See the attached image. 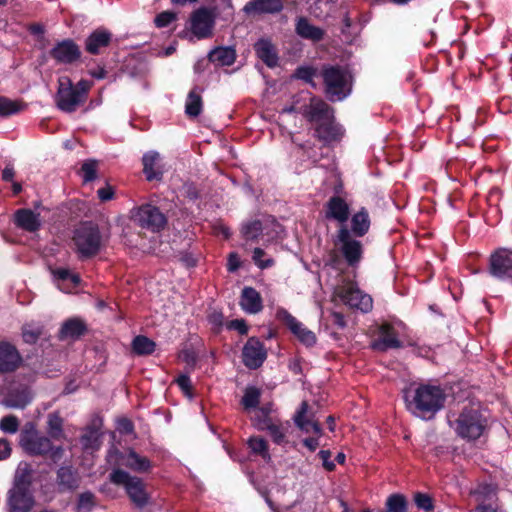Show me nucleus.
<instances>
[{
    "label": "nucleus",
    "mask_w": 512,
    "mask_h": 512,
    "mask_svg": "<svg viewBox=\"0 0 512 512\" xmlns=\"http://www.w3.org/2000/svg\"><path fill=\"white\" fill-rule=\"evenodd\" d=\"M446 392L435 383H419L405 390V403L408 411L422 420H431L441 411L446 402Z\"/></svg>",
    "instance_id": "nucleus-1"
},
{
    "label": "nucleus",
    "mask_w": 512,
    "mask_h": 512,
    "mask_svg": "<svg viewBox=\"0 0 512 512\" xmlns=\"http://www.w3.org/2000/svg\"><path fill=\"white\" fill-rule=\"evenodd\" d=\"M321 77L324 93L331 102L343 101L352 92V76L340 65H323Z\"/></svg>",
    "instance_id": "nucleus-2"
},
{
    "label": "nucleus",
    "mask_w": 512,
    "mask_h": 512,
    "mask_svg": "<svg viewBox=\"0 0 512 512\" xmlns=\"http://www.w3.org/2000/svg\"><path fill=\"white\" fill-rule=\"evenodd\" d=\"M72 242L79 260L95 257L102 247V235L98 224L92 221L81 222L74 229Z\"/></svg>",
    "instance_id": "nucleus-3"
},
{
    "label": "nucleus",
    "mask_w": 512,
    "mask_h": 512,
    "mask_svg": "<svg viewBox=\"0 0 512 512\" xmlns=\"http://www.w3.org/2000/svg\"><path fill=\"white\" fill-rule=\"evenodd\" d=\"M334 296L353 311L368 313L373 308V299L358 287L357 283L344 279L334 289Z\"/></svg>",
    "instance_id": "nucleus-4"
},
{
    "label": "nucleus",
    "mask_w": 512,
    "mask_h": 512,
    "mask_svg": "<svg viewBox=\"0 0 512 512\" xmlns=\"http://www.w3.org/2000/svg\"><path fill=\"white\" fill-rule=\"evenodd\" d=\"M356 238L351 236L347 225H341L337 230L334 241L340 256L346 265L353 270L359 267L364 255L363 243Z\"/></svg>",
    "instance_id": "nucleus-5"
},
{
    "label": "nucleus",
    "mask_w": 512,
    "mask_h": 512,
    "mask_svg": "<svg viewBox=\"0 0 512 512\" xmlns=\"http://www.w3.org/2000/svg\"><path fill=\"white\" fill-rule=\"evenodd\" d=\"M457 435L466 440H476L484 433L487 421L482 414L472 408H465L452 424Z\"/></svg>",
    "instance_id": "nucleus-6"
},
{
    "label": "nucleus",
    "mask_w": 512,
    "mask_h": 512,
    "mask_svg": "<svg viewBox=\"0 0 512 512\" xmlns=\"http://www.w3.org/2000/svg\"><path fill=\"white\" fill-rule=\"evenodd\" d=\"M109 478L115 485H121L125 488L130 500L137 507L142 508L148 504L149 496L140 478L131 476L128 472L121 469L113 470Z\"/></svg>",
    "instance_id": "nucleus-7"
},
{
    "label": "nucleus",
    "mask_w": 512,
    "mask_h": 512,
    "mask_svg": "<svg viewBox=\"0 0 512 512\" xmlns=\"http://www.w3.org/2000/svg\"><path fill=\"white\" fill-rule=\"evenodd\" d=\"M131 219L136 225L152 233L164 230L168 223L167 216L160 208L150 203L135 208L132 211Z\"/></svg>",
    "instance_id": "nucleus-8"
},
{
    "label": "nucleus",
    "mask_w": 512,
    "mask_h": 512,
    "mask_svg": "<svg viewBox=\"0 0 512 512\" xmlns=\"http://www.w3.org/2000/svg\"><path fill=\"white\" fill-rule=\"evenodd\" d=\"M55 102L58 109L66 113L75 112L79 106L85 103L80 94L75 91L74 84L69 77L59 78Z\"/></svg>",
    "instance_id": "nucleus-9"
},
{
    "label": "nucleus",
    "mask_w": 512,
    "mask_h": 512,
    "mask_svg": "<svg viewBox=\"0 0 512 512\" xmlns=\"http://www.w3.org/2000/svg\"><path fill=\"white\" fill-rule=\"evenodd\" d=\"M56 287L66 294H76L83 290V280L79 273L67 267L50 268Z\"/></svg>",
    "instance_id": "nucleus-10"
},
{
    "label": "nucleus",
    "mask_w": 512,
    "mask_h": 512,
    "mask_svg": "<svg viewBox=\"0 0 512 512\" xmlns=\"http://www.w3.org/2000/svg\"><path fill=\"white\" fill-rule=\"evenodd\" d=\"M489 273L500 280H512V250L500 248L492 253Z\"/></svg>",
    "instance_id": "nucleus-11"
},
{
    "label": "nucleus",
    "mask_w": 512,
    "mask_h": 512,
    "mask_svg": "<svg viewBox=\"0 0 512 512\" xmlns=\"http://www.w3.org/2000/svg\"><path fill=\"white\" fill-rule=\"evenodd\" d=\"M20 444L25 451L33 455H44L52 451L50 439L39 435L33 426L21 433Z\"/></svg>",
    "instance_id": "nucleus-12"
},
{
    "label": "nucleus",
    "mask_w": 512,
    "mask_h": 512,
    "mask_svg": "<svg viewBox=\"0 0 512 512\" xmlns=\"http://www.w3.org/2000/svg\"><path fill=\"white\" fill-rule=\"evenodd\" d=\"M302 114L314 128L329 118H334V109L323 99L312 97L310 103L304 107Z\"/></svg>",
    "instance_id": "nucleus-13"
},
{
    "label": "nucleus",
    "mask_w": 512,
    "mask_h": 512,
    "mask_svg": "<svg viewBox=\"0 0 512 512\" xmlns=\"http://www.w3.org/2000/svg\"><path fill=\"white\" fill-rule=\"evenodd\" d=\"M49 55L57 63L73 64L81 58V50L73 39H64L55 44Z\"/></svg>",
    "instance_id": "nucleus-14"
},
{
    "label": "nucleus",
    "mask_w": 512,
    "mask_h": 512,
    "mask_svg": "<svg viewBox=\"0 0 512 512\" xmlns=\"http://www.w3.org/2000/svg\"><path fill=\"white\" fill-rule=\"evenodd\" d=\"M215 20L211 10L201 7L191 15V30L199 39L211 36Z\"/></svg>",
    "instance_id": "nucleus-15"
},
{
    "label": "nucleus",
    "mask_w": 512,
    "mask_h": 512,
    "mask_svg": "<svg viewBox=\"0 0 512 512\" xmlns=\"http://www.w3.org/2000/svg\"><path fill=\"white\" fill-rule=\"evenodd\" d=\"M113 40V34L105 27L92 31L84 41L85 51L90 55H100L107 49Z\"/></svg>",
    "instance_id": "nucleus-16"
},
{
    "label": "nucleus",
    "mask_w": 512,
    "mask_h": 512,
    "mask_svg": "<svg viewBox=\"0 0 512 512\" xmlns=\"http://www.w3.org/2000/svg\"><path fill=\"white\" fill-rule=\"evenodd\" d=\"M324 216L327 220L339 222L340 226L346 225L350 217V206L343 197L333 195L324 205Z\"/></svg>",
    "instance_id": "nucleus-17"
},
{
    "label": "nucleus",
    "mask_w": 512,
    "mask_h": 512,
    "mask_svg": "<svg viewBox=\"0 0 512 512\" xmlns=\"http://www.w3.org/2000/svg\"><path fill=\"white\" fill-rule=\"evenodd\" d=\"M295 425L305 433H313L320 437L323 430L320 426L318 419L315 414L309 410V405L306 401H303L300 405L299 410L294 415Z\"/></svg>",
    "instance_id": "nucleus-18"
},
{
    "label": "nucleus",
    "mask_w": 512,
    "mask_h": 512,
    "mask_svg": "<svg viewBox=\"0 0 512 512\" xmlns=\"http://www.w3.org/2000/svg\"><path fill=\"white\" fill-rule=\"evenodd\" d=\"M22 364V356L10 342L0 341V374L16 371Z\"/></svg>",
    "instance_id": "nucleus-19"
},
{
    "label": "nucleus",
    "mask_w": 512,
    "mask_h": 512,
    "mask_svg": "<svg viewBox=\"0 0 512 512\" xmlns=\"http://www.w3.org/2000/svg\"><path fill=\"white\" fill-rule=\"evenodd\" d=\"M343 135L344 129L336 122L335 117L314 127V137L326 145L340 141Z\"/></svg>",
    "instance_id": "nucleus-20"
},
{
    "label": "nucleus",
    "mask_w": 512,
    "mask_h": 512,
    "mask_svg": "<svg viewBox=\"0 0 512 512\" xmlns=\"http://www.w3.org/2000/svg\"><path fill=\"white\" fill-rule=\"evenodd\" d=\"M243 363L250 369H256L266 359V351L262 343L256 338H250L242 351Z\"/></svg>",
    "instance_id": "nucleus-21"
},
{
    "label": "nucleus",
    "mask_w": 512,
    "mask_h": 512,
    "mask_svg": "<svg viewBox=\"0 0 512 512\" xmlns=\"http://www.w3.org/2000/svg\"><path fill=\"white\" fill-rule=\"evenodd\" d=\"M143 173L147 181H161L164 175L162 157L156 151H149L142 157Z\"/></svg>",
    "instance_id": "nucleus-22"
},
{
    "label": "nucleus",
    "mask_w": 512,
    "mask_h": 512,
    "mask_svg": "<svg viewBox=\"0 0 512 512\" xmlns=\"http://www.w3.org/2000/svg\"><path fill=\"white\" fill-rule=\"evenodd\" d=\"M256 56L269 68L278 65L279 56L276 46L268 38H260L253 45Z\"/></svg>",
    "instance_id": "nucleus-23"
},
{
    "label": "nucleus",
    "mask_w": 512,
    "mask_h": 512,
    "mask_svg": "<svg viewBox=\"0 0 512 512\" xmlns=\"http://www.w3.org/2000/svg\"><path fill=\"white\" fill-rule=\"evenodd\" d=\"M283 10L281 0H250L243 7L247 15L275 14Z\"/></svg>",
    "instance_id": "nucleus-24"
},
{
    "label": "nucleus",
    "mask_w": 512,
    "mask_h": 512,
    "mask_svg": "<svg viewBox=\"0 0 512 512\" xmlns=\"http://www.w3.org/2000/svg\"><path fill=\"white\" fill-rule=\"evenodd\" d=\"M14 224L27 232H37L41 227L40 214L28 208H20L14 213Z\"/></svg>",
    "instance_id": "nucleus-25"
},
{
    "label": "nucleus",
    "mask_w": 512,
    "mask_h": 512,
    "mask_svg": "<svg viewBox=\"0 0 512 512\" xmlns=\"http://www.w3.org/2000/svg\"><path fill=\"white\" fill-rule=\"evenodd\" d=\"M378 339L373 341L372 347L375 350L385 351L390 348H400L401 342L398 340L392 327L387 323H382L379 328Z\"/></svg>",
    "instance_id": "nucleus-26"
},
{
    "label": "nucleus",
    "mask_w": 512,
    "mask_h": 512,
    "mask_svg": "<svg viewBox=\"0 0 512 512\" xmlns=\"http://www.w3.org/2000/svg\"><path fill=\"white\" fill-rule=\"evenodd\" d=\"M8 506L10 512H29L33 506V499L27 490L10 489Z\"/></svg>",
    "instance_id": "nucleus-27"
},
{
    "label": "nucleus",
    "mask_w": 512,
    "mask_h": 512,
    "mask_svg": "<svg viewBox=\"0 0 512 512\" xmlns=\"http://www.w3.org/2000/svg\"><path fill=\"white\" fill-rule=\"evenodd\" d=\"M295 32L303 39L320 42L324 39L325 31L309 22L306 17H298L295 24Z\"/></svg>",
    "instance_id": "nucleus-28"
},
{
    "label": "nucleus",
    "mask_w": 512,
    "mask_h": 512,
    "mask_svg": "<svg viewBox=\"0 0 512 512\" xmlns=\"http://www.w3.org/2000/svg\"><path fill=\"white\" fill-rule=\"evenodd\" d=\"M370 226L371 220L369 212L365 207H361L360 210L353 214L351 217V228L349 229L351 236H365L369 232Z\"/></svg>",
    "instance_id": "nucleus-29"
},
{
    "label": "nucleus",
    "mask_w": 512,
    "mask_h": 512,
    "mask_svg": "<svg viewBox=\"0 0 512 512\" xmlns=\"http://www.w3.org/2000/svg\"><path fill=\"white\" fill-rule=\"evenodd\" d=\"M236 51L231 46H220L212 49L208 54L210 62L217 66H231L236 60Z\"/></svg>",
    "instance_id": "nucleus-30"
},
{
    "label": "nucleus",
    "mask_w": 512,
    "mask_h": 512,
    "mask_svg": "<svg viewBox=\"0 0 512 512\" xmlns=\"http://www.w3.org/2000/svg\"><path fill=\"white\" fill-rule=\"evenodd\" d=\"M241 307L248 313H257L259 312L262 305V298L259 292L253 287H244L241 294Z\"/></svg>",
    "instance_id": "nucleus-31"
},
{
    "label": "nucleus",
    "mask_w": 512,
    "mask_h": 512,
    "mask_svg": "<svg viewBox=\"0 0 512 512\" xmlns=\"http://www.w3.org/2000/svg\"><path fill=\"white\" fill-rule=\"evenodd\" d=\"M257 428L259 430H267L276 444L286 442L287 427L273 420H260L257 418Z\"/></svg>",
    "instance_id": "nucleus-32"
},
{
    "label": "nucleus",
    "mask_w": 512,
    "mask_h": 512,
    "mask_svg": "<svg viewBox=\"0 0 512 512\" xmlns=\"http://www.w3.org/2000/svg\"><path fill=\"white\" fill-rule=\"evenodd\" d=\"M201 92L202 89L198 86H195L188 93L185 103V113L188 117L194 118L201 114L203 108Z\"/></svg>",
    "instance_id": "nucleus-33"
},
{
    "label": "nucleus",
    "mask_w": 512,
    "mask_h": 512,
    "mask_svg": "<svg viewBox=\"0 0 512 512\" xmlns=\"http://www.w3.org/2000/svg\"><path fill=\"white\" fill-rule=\"evenodd\" d=\"M57 483L62 491L74 490L79 486V477L70 467H61L57 473Z\"/></svg>",
    "instance_id": "nucleus-34"
},
{
    "label": "nucleus",
    "mask_w": 512,
    "mask_h": 512,
    "mask_svg": "<svg viewBox=\"0 0 512 512\" xmlns=\"http://www.w3.org/2000/svg\"><path fill=\"white\" fill-rule=\"evenodd\" d=\"M122 464L137 472H146L151 467L148 458L140 456L134 450L129 451V453L124 457Z\"/></svg>",
    "instance_id": "nucleus-35"
},
{
    "label": "nucleus",
    "mask_w": 512,
    "mask_h": 512,
    "mask_svg": "<svg viewBox=\"0 0 512 512\" xmlns=\"http://www.w3.org/2000/svg\"><path fill=\"white\" fill-rule=\"evenodd\" d=\"M289 330L305 345H313L316 342V335L313 331L303 326L302 322H287Z\"/></svg>",
    "instance_id": "nucleus-36"
},
{
    "label": "nucleus",
    "mask_w": 512,
    "mask_h": 512,
    "mask_svg": "<svg viewBox=\"0 0 512 512\" xmlns=\"http://www.w3.org/2000/svg\"><path fill=\"white\" fill-rule=\"evenodd\" d=\"M27 104L21 100H11L7 97L0 96V116L7 117L23 111Z\"/></svg>",
    "instance_id": "nucleus-37"
},
{
    "label": "nucleus",
    "mask_w": 512,
    "mask_h": 512,
    "mask_svg": "<svg viewBox=\"0 0 512 512\" xmlns=\"http://www.w3.org/2000/svg\"><path fill=\"white\" fill-rule=\"evenodd\" d=\"M31 470L27 463H22L18 466L14 477L13 487L11 489L27 490L30 486Z\"/></svg>",
    "instance_id": "nucleus-38"
},
{
    "label": "nucleus",
    "mask_w": 512,
    "mask_h": 512,
    "mask_svg": "<svg viewBox=\"0 0 512 512\" xmlns=\"http://www.w3.org/2000/svg\"><path fill=\"white\" fill-rule=\"evenodd\" d=\"M155 343L146 336H136L132 341L133 351L138 355H148L154 352Z\"/></svg>",
    "instance_id": "nucleus-39"
},
{
    "label": "nucleus",
    "mask_w": 512,
    "mask_h": 512,
    "mask_svg": "<svg viewBox=\"0 0 512 512\" xmlns=\"http://www.w3.org/2000/svg\"><path fill=\"white\" fill-rule=\"evenodd\" d=\"M261 391L260 389L249 386L245 389L244 395L241 400V404L243 405L245 410H250L252 408H256L260 403Z\"/></svg>",
    "instance_id": "nucleus-40"
},
{
    "label": "nucleus",
    "mask_w": 512,
    "mask_h": 512,
    "mask_svg": "<svg viewBox=\"0 0 512 512\" xmlns=\"http://www.w3.org/2000/svg\"><path fill=\"white\" fill-rule=\"evenodd\" d=\"M387 512H407V500L402 494H392L386 501Z\"/></svg>",
    "instance_id": "nucleus-41"
},
{
    "label": "nucleus",
    "mask_w": 512,
    "mask_h": 512,
    "mask_svg": "<svg viewBox=\"0 0 512 512\" xmlns=\"http://www.w3.org/2000/svg\"><path fill=\"white\" fill-rule=\"evenodd\" d=\"M84 322H64L61 328V337L64 338H77L85 331Z\"/></svg>",
    "instance_id": "nucleus-42"
},
{
    "label": "nucleus",
    "mask_w": 512,
    "mask_h": 512,
    "mask_svg": "<svg viewBox=\"0 0 512 512\" xmlns=\"http://www.w3.org/2000/svg\"><path fill=\"white\" fill-rule=\"evenodd\" d=\"M98 162L94 159L85 160L81 166L83 183H89L97 178Z\"/></svg>",
    "instance_id": "nucleus-43"
},
{
    "label": "nucleus",
    "mask_w": 512,
    "mask_h": 512,
    "mask_svg": "<svg viewBox=\"0 0 512 512\" xmlns=\"http://www.w3.org/2000/svg\"><path fill=\"white\" fill-rule=\"evenodd\" d=\"M62 419L59 415L52 413L48 416V433L54 439H60L63 435Z\"/></svg>",
    "instance_id": "nucleus-44"
},
{
    "label": "nucleus",
    "mask_w": 512,
    "mask_h": 512,
    "mask_svg": "<svg viewBox=\"0 0 512 512\" xmlns=\"http://www.w3.org/2000/svg\"><path fill=\"white\" fill-rule=\"evenodd\" d=\"M248 445L254 453L260 454L266 460L270 459V455L268 453V446L265 439L256 436L251 437L248 440Z\"/></svg>",
    "instance_id": "nucleus-45"
},
{
    "label": "nucleus",
    "mask_w": 512,
    "mask_h": 512,
    "mask_svg": "<svg viewBox=\"0 0 512 512\" xmlns=\"http://www.w3.org/2000/svg\"><path fill=\"white\" fill-rule=\"evenodd\" d=\"M261 233L262 223L259 220L249 222L242 228V234L247 240H255Z\"/></svg>",
    "instance_id": "nucleus-46"
},
{
    "label": "nucleus",
    "mask_w": 512,
    "mask_h": 512,
    "mask_svg": "<svg viewBox=\"0 0 512 512\" xmlns=\"http://www.w3.org/2000/svg\"><path fill=\"white\" fill-rule=\"evenodd\" d=\"M176 19L177 13L167 10L156 15L154 24L157 28H165L168 27Z\"/></svg>",
    "instance_id": "nucleus-47"
},
{
    "label": "nucleus",
    "mask_w": 512,
    "mask_h": 512,
    "mask_svg": "<svg viewBox=\"0 0 512 512\" xmlns=\"http://www.w3.org/2000/svg\"><path fill=\"white\" fill-rule=\"evenodd\" d=\"M414 502L419 509L426 512L434 509V503L431 496L425 493L417 492L414 494Z\"/></svg>",
    "instance_id": "nucleus-48"
},
{
    "label": "nucleus",
    "mask_w": 512,
    "mask_h": 512,
    "mask_svg": "<svg viewBox=\"0 0 512 512\" xmlns=\"http://www.w3.org/2000/svg\"><path fill=\"white\" fill-rule=\"evenodd\" d=\"M95 496L91 492H84L79 495L77 509L79 512H89L95 505Z\"/></svg>",
    "instance_id": "nucleus-49"
},
{
    "label": "nucleus",
    "mask_w": 512,
    "mask_h": 512,
    "mask_svg": "<svg viewBox=\"0 0 512 512\" xmlns=\"http://www.w3.org/2000/svg\"><path fill=\"white\" fill-rule=\"evenodd\" d=\"M265 254H266L265 251L259 247H256L253 251V255H252L253 262L260 269L270 268L275 263V261L272 258H267V259L263 260L262 258L265 256Z\"/></svg>",
    "instance_id": "nucleus-50"
},
{
    "label": "nucleus",
    "mask_w": 512,
    "mask_h": 512,
    "mask_svg": "<svg viewBox=\"0 0 512 512\" xmlns=\"http://www.w3.org/2000/svg\"><path fill=\"white\" fill-rule=\"evenodd\" d=\"M19 427V421L16 416H5L0 421V429L5 433L14 434Z\"/></svg>",
    "instance_id": "nucleus-51"
},
{
    "label": "nucleus",
    "mask_w": 512,
    "mask_h": 512,
    "mask_svg": "<svg viewBox=\"0 0 512 512\" xmlns=\"http://www.w3.org/2000/svg\"><path fill=\"white\" fill-rule=\"evenodd\" d=\"M315 74L316 69L310 66H300L295 70V77L306 83H312Z\"/></svg>",
    "instance_id": "nucleus-52"
},
{
    "label": "nucleus",
    "mask_w": 512,
    "mask_h": 512,
    "mask_svg": "<svg viewBox=\"0 0 512 512\" xmlns=\"http://www.w3.org/2000/svg\"><path fill=\"white\" fill-rule=\"evenodd\" d=\"M81 443L84 448H98V435L95 431H89L81 436Z\"/></svg>",
    "instance_id": "nucleus-53"
},
{
    "label": "nucleus",
    "mask_w": 512,
    "mask_h": 512,
    "mask_svg": "<svg viewBox=\"0 0 512 512\" xmlns=\"http://www.w3.org/2000/svg\"><path fill=\"white\" fill-rule=\"evenodd\" d=\"M177 258L186 268H193L197 265V259L191 252L181 251L178 253Z\"/></svg>",
    "instance_id": "nucleus-54"
},
{
    "label": "nucleus",
    "mask_w": 512,
    "mask_h": 512,
    "mask_svg": "<svg viewBox=\"0 0 512 512\" xmlns=\"http://www.w3.org/2000/svg\"><path fill=\"white\" fill-rule=\"evenodd\" d=\"M92 87V82L89 80L81 79L74 85L75 91L80 94V97L86 101L89 90Z\"/></svg>",
    "instance_id": "nucleus-55"
},
{
    "label": "nucleus",
    "mask_w": 512,
    "mask_h": 512,
    "mask_svg": "<svg viewBox=\"0 0 512 512\" xmlns=\"http://www.w3.org/2000/svg\"><path fill=\"white\" fill-rule=\"evenodd\" d=\"M97 195L102 202L110 201L115 195L114 188L111 185L106 184L104 187L97 190Z\"/></svg>",
    "instance_id": "nucleus-56"
},
{
    "label": "nucleus",
    "mask_w": 512,
    "mask_h": 512,
    "mask_svg": "<svg viewBox=\"0 0 512 512\" xmlns=\"http://www.w3.org/2000/svg\"><path fill=\"white\" fill-rule=\"evenodd\" d=\"M41 334V331L38 330V329H30L28 326H25L23 328V332H22V335H23V339L26 343H35L37 341V339L39 338Z\"/></svg>",
    "instance_id": "nucleus-57"
},
{
    "label": "nucleus",
    "mask_w": 512,
    "mask_h": 512,
    "mask_svg": "<svg viewBox=\"0 0 512 512\" xmlns=\"http://www.w3.org/2000/svg\"><path fill=\"white\" fill-rule=\"evenodd\" d=\"M271 411H272V407L270 404L259 408L256 411L255 416L253 418L255 426L257 427V418L260 420H272V418H270V416H269Z\"/></svg>",
    "instance_id": "nucleus-58"
},
{
    "label": "nucleus",
    "mask_w": 512,
    "mask_h": 512,
    "mask_svg": "<svg viewBox=\"0 0 512 512\" xmlns=\"http://www.w3.org/2000/svg\"><path fill=\"white\" fill-rule=\"evenodd\" d=\"M324 468L328 471H332L335 468L334 462L330 461L331 452L329 450H321L318 453Z\"/></svg>",
    "instance_id": "nucleus-59"
},
{
    "label": "nucleus",
    "mask_w": 512,
    "mask_h": 512,
    "mask_svg": "<svg viewBox=\"0 0 512 512\" xmlns=\"http://www.w3.org/2000/svg\"><path fill=\"white\" fill-rule=\"evenodd\" d=\"M227 330H235L239 334H246L248 332V326L246 322H226Z\"/></svg>",
    "instance_id": "nucleus-60"
},
{
    "label": "nucleus",
    "mask_w": 512,
    "mask_h": 512,
    "mask_svg": "<svg viewBox=\"0 0 512 512\" xmlns=\"http://www.w3.org/2000/svg\"><path fill=\"white\" fill-rule=\"evenodd\" d=\"M176 382L187 395H190L191 381L188 376L181 375L177 378Z\"/></svg>",
    "instance_id": "nucleus-61"
},
{
    "label": "nucleus",
    "mask_w": 512,
    "mask_h": 512,
    "mask_svg": "<svg viewBox=\"0 0 512 512\" xmlns=\"http://www.w3.org/2000/svg\"><path fill=\"white\" fill-rule=\"evenodd\" d=\"M240 267V261L236 253H230L228 257L227 269L229 272H234Z\"/></svg>",
    "instance_id": "nucleus-62"
},
{
    "label": "nucleus",
    "mask_w": 512,
    "mask_h": 512,
    "mask_svg": "<svg viewBox=\"0 0 512 512\" xmlns=\"http://www.w3.org/2000/svg\"><path fill=\"white\" fill-rule=\"evenodd\" d=\"M118 430L121 433H132L133 432V424L130 420L123 418L118 421Z\"/></svg>",
    "instance_id": "nucleus-63"
},
{
    "label": "nucleus",
    "mask_w": 512,
    "mask_h": 512,
    "mask_svg": "<svg viewBox=\"0 0 512 512\" xmlns=\"http://www.w3.org/2000/svg\"><path fill=\"white\" fill-rule=\"evenodd\" d=\"M15 176V170L12 165L8 164L2 171V180L5 182H12Z\"/></svg>",
    "instance_id": "nucleus-64"
}]
</instances>
